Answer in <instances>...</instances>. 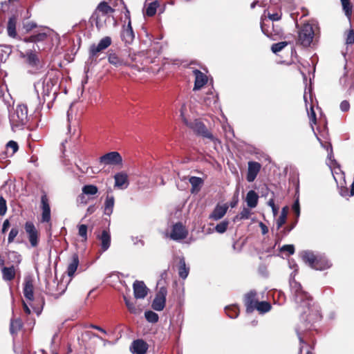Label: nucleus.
Segmentation results:
<instances>
[{"instance_id": "c756f323", "label": "nucleus", "mask_w": 354, "mask_h": 354, "mask_svg": "<svg viewBox=\"0 0 354 354\" xmlns=\"http://www.w3.org/2000/svg\"><path fill=\"white\" fill-rule=\"evenodd\" d=\"M115 178V187L119 188H123L124 185L127 187L129 184L128 176L123 172L118 173L114 176Z\"/></svg>"}, {"instance_id": "423d86ee", "label": "nucleus", "mask_w": 354, "mask_h": 354, "mask_svg": "<svg viewBox=\"0 0 354 354\" xmlns=\"http://www.w3.org/2000/svg\"><path fill=\"white\" fill-rule=\"evenodd\" d=\"M10 120L15 127L24 126L28 121V106L21 104L17 106L15 111L10 115Z\"/></svg>"}, {"instance_id": "3c124183", "label": "nucleus", "mask_w": 354, "mask_h": 354, "mask_svg": "<svg viewBox=\"0 0 354 354\" xmlns=\"http://www.w3.org/2000/svg\"><path fill=\"white\" fill-rule=\"evenodd\" d=\"M19 234V229L17 227H12L8 234V241L9 243H11L14 241L15 238Z\"/></svg>"}, {"instance_id": "8fccbe9b", "label": "nucleus", "mask_w": 354, "mask_h": 354, "mask_svg": "<svg viewBox=\"0 0 354 354\" xmlns=\"http://www.w3.org/2000/svg\"><path fill=\"white\" fill-rule=\"evenodd\" d=\"M227 226H228L227 221H222L220 223L216 225L215 230L218 233H224L227 230Z\"/></svg>"}, {"instance_id": "4be33fe9", "label": "nucleus", "mask_w": 354, "mask_h": 354, "mask_svg": "<svg viewBox=\"0 0 354 354\" xmlns=\"http://www.w3.org/2000/svg\"><path fill=\"white\" fill-rule=\"evenodd\" d=\"M18 21V16L12 15L8 19L7 24V32L9 37L16 38L17 33L16 30V26Z\"/></svg>"}, {"instance_id": "0e129e2a", "label": "nucleus", "mask_w": 354, "mask_h": 354, "mask_svg": "<svg viewBox=\"0 0 354 354\" xmlns=\"http://www.w3.org/2000/svg\"><path fill=\"white\" fill-rule=\"evenodd\" d=\"M350 104L347 100H344L340 104V109L342 111H347L349 110Z\"/></svg>"}, {"instance_id": "338daca9", "label": "nucleus", "mask_w": 354, "mask_h": 354, "mask_svg": "<svg viewBox=\"0 0 354 354\" xmlns=\"http://www.w3.org/2000/svg\"><path fill=\"white\" fill-rule=\"evenodd\" d=\"M259 226L261 229V232L263 234H266L268 232V227L262 222H260Z\"/></svg>"}, {"instance_id": "a878e982", "label": "nucleus", "mask_w": 354, "mask_h": 354, "mask_svg": "<svg viewBox=\"0 0 354 354\" xmlns=\"http://www.w3.org/2000/svg\"><path fill=\"white\" fill-rule=\"evenodd\" d=\"M189 182L192 185L191 193L197 194L203 185V180L200 177L191 176L189 178Z\"/></svg>"}, {"instance_id": "37998d69", "label": "nucleus", "mask_w": 354, "mask_h": 354, "mask_svg": "<svg viewBox=\"0 0 354 354\" xmlns=\"http://www.w3.org/2000/svg\"><path fill=\"white\" fill-rule=\"evenodd\" d=\"M145 317L147 322L152 324L157 323L159 319L158 315L151 310L146 311L145 313Z\"/></svg>"}, {"instance_id": "f3484780", "label": "nucleus", "mask_w": 354, "mask_h": 354, "mask_svg": "<svg viewBox=\"0 0 354 354\" xmlns=\"http://www.w3.org/2000/svg\"><path fill=\"white\" fill-rule=\"evenodd\" d=\"M193 74L195 76L194 86L193 90H200L207 84L208 81L207 76L198 69L194 70Z\"/></svg>"}, {"instance_id": "393cba45", "label": "nucleus", "mask_w": 354, "mask_h": 354, "mask_svg": "<svg viewBox=\"0 0 354 354\" xmlns=\"http://www.w3.org/2000/svg\"><path fill=\"white\" fill-rule=\"evenodd\" d=\"M114 205L115 198L113 195H110L108 192L104 204V214L110 216L113 213Z\"/></svg>"}, {"instance_id": "9d476101", "label": "nucleus", "mask_w": 354, "mask_h": 354, "mask_svg": "<svg viewBox=\"0 0 354 354\" xmlns=\"http://www.w3.org/2000/svg\"><path fill=\"white\" fill-rule=\"evenodd\" d=\"M24 229L28 234L30 245L33 248H36L39 244V232L35 225L32 222L27 221L24 225Z\"/></svg>"}, {"instance_id": "39448f33", "label": "nucleus", "mask_w": 354, "mask_h": 354, "mask_svg": "<svg viewBox=\"0 0 354 354\" xmlns=\"http://www.w3.org/2000/svg\"><path fill=\"white\" fill-rule=\"evenodd\" d=\"M314 35L315 32L313 26L309 23L304 24L298 32L296 44L307 48L310 46Z\"/></svg>"}, {"instance_id": "a211bd4d", "label": "nucleus", "mask_w": 354, "mask_h": 354, "mask_svg": "<svg viewBox=\"0 0 354 354\" xmlns=\"http://www.w3.org/2000/svg\"><path fill=\"white\" fill-rule=\"evenodd\" d=\"M133 294L136 299H144L148 292V288L142 281H136L133 284Z\"/></svg>"}, {"instance_id": "6e6552de", "label": "nucleus", "mask_w": 354, "mask_h": 354, "mask_svg": "<svg viewBox=\"0 0 354 354\" xmlns=\"http://www.w3.org/2000/svg\"><path fill=\"white\" fill-rule=\"evenodd\" d=\"M58 83V77L52 73H48L43 80V88L41 95L43 98L45 100L46 97L50 95L53 93V96L57 95V89H55V86Z\"/></svg>"}, {"instance_id": "13d9d810", "label": "nucleus", "mask_w": 354, "mask_h": 354, "mask_svg": "<svg viewBox=\"0 0 354 354\" xmlns=\"http://www.w3.org/2000/svg\"><path fill=\"white\" fill-rule=\"evenodd\" d=\"M286 218H287V217H286L284 216V214L279 216V217L278 218V219L277 221V230L280 229L286 223Z\"/></svg>"}, {"instance_id": "2eb2a0df", "label": "nucleus", "mask_w": 354, "mask_h": 354, "mask_svg": "<svg viewBox=\"0 0 354 354\" xmlns=\"http://www.w3.org/2000/svg\"><path fill=\"white\" fill-rule=\"evenodd\" d=\"M187 230L185 226L178 222L173 225L170 238L174 241L182 240L187 237Z\"/></svg>"}, {"instance_id": "58836bf2", "label": "nucleus", "mask_w": 354, "mask_h": 354, "mask_svg": "<svg viewBox=\"0 0 354 354\" xmlns=\"http://www.w3.org/2000/svg\"><path fill=\"white\" fill-rule=\"evenodd\" d=\"M227 315L232 319L236 318L239 314V309L236 305H231L225 308Z\"/></svg>"}, {"instance_id": "cd10ccee", "label": "nucleus", "mask_w": 354, "mask_h": 354, "mask_svg": "<svg viewBox=\"0 0 354 354\" xmlns=\"http://www.w3.org/2000/svg\"><path fill=\"white\" fill-rule=\"evenodd\" d=\"M227 207L224 205H216L212 214L209 216V218L217 221L223 218L226 214Z\"/></svg>"}, {"instance_id": "20e7f679", "label": "nucleus", "mask_w": 354, "mask_h": 354, "mask_svg": "<svg viewBox=\"0 0 354 354\" xmlns=\"http://www.w3.org/2000/svg\"><path fill=\"white\" fill-rule=\"evenodd\" d=\"M185 124L191 129L196 135L201 136L203 138H207L214 144L221 143L218 139L215 138L213 134L207 129L205 124L198 119L193 121L185 120Z\"/></svg>"}, {"instance_id": "6ab92c4d", "label": "nucleus", "mask_w": 354, "mask_h": 354, "mask_svg": "<svg viewBox=\"0 0 354 354\" xmlns=\"http://www.w3.org/2000/svg\"><path fill=\"white\" fill-rule=\"evenodd\" d=\"M148 347L147 342L141 339L134 340L131 345L133 354H145L148 350Z\"/></svg>"}, {"instance_id": "49530a36", "label": "nucleus", "mask_w": 354, "mask_h": 354, "mask_svg": "<svg viewBox=\"0 0 354 354\" xmlns=\"http://www.w3.org/2000/svg\"><path fill=\"white\" fill-rule=\"evenodd\" d=\"M11 52V49L8 46L0 45V59H6Z\"/></svg>"}, {"instance_id": "6e6d98bb", "label": "nucleus", "mask_w": 354, "mask_h": 354, "mask_svg": "<svg viewBox=\"0 0 354 354\" xmlns=\"http://www.w3.org/2000/svg\"><path fill=\"white\" fill-rule=\"evenodd\" d=\"M42 210H50L47 196L44 194L41 198Z\"/></svg>"}, {"instance_id": "a19ab883", "label": "nucleus", "mask_w": 354, "mask_h": 354, "mask_svg": "<svg viewBox=\"0 0 354 354\" xmlns=\"http://www.w3.org/2000/svg\"><path fill=\"white\" fill-rule=\"evenodd\" d=\"M291 43V41H285L273 44L271 46V50L274 54H277L279 52L281 51L286 46H287L288 44H290Z\"/></svg>"}, {"instance_id": "ddd939ff", "label": "nucleus", "mask_w": 354, "mask_h": 354, "mask_svg": "<svg viewBox=\"0 0 354 354\" xmlns=\"http://www.w3.org/2000/svg\"><path fill=\"white\" fill-rule=\"evenodd\" d=\"M111 38L106 36L103 37L97 45L92 44L89 48L90 56L92 57H96L100 52L106 49L111 44Z\"/></svg>"}, {"instance_id": "473e14b6", "label": "nucleus", "mask_w": 354, "mask_h": 354, "mask_svg": "<svg viewBox=\"0 0 354 354\" xmlns=\"http://www.w3.org/2000/svg\"><path fill=\"white\" fill-rule=\"evenodd\" d=\"M79 265V257L77 254H73L71 262L67 268V274L69 277H73Z\"/></svg>"}, {"instance_id": "e433bc0d", "label": "nucleus", "mask_w": 354, "mask_h": 354, "mask_svg": "<svg viewBox=\"0 0 354 354\" xmlns=\"http://www.w3.org/2000/svg\"><path fill=\"white\" fill-rule=\"evenodd\" d=\"M272 309V305L270 302L259 301L258 304L255 306V310L258 311L259 314H265L268 313Z\"/></svg>"}, {"instance_id": "dca6fc26", "label": "nucleus", "mask_w": 354, "mask_h": 354, "mask_svg": "<svg viewBox=\"0 0 354 354\" xmlns=\"http://www.w3.org/2000/svg\"><path fill=\"white\" fill-rule=\"evenodd\" d=\"M261 169V165L255 161H250L248 162V168L246 179L248 182H253L257 178L259 172Z\"/></svg>"}, {"instance_id": "4d7b16f0", "label": "nucleus", "mask_w": 354, "mask_h": 354, "mask_svg": "<svg viewBox=\"0 0 354 354\" xmlns=\"http://www.w3.org/2000/svg\"><path fill=\"white\" fill-rule=\"evenodd\" d=\"M281 251L288 252L289 254H293L295 253V247L293 245H284L281 247Z\"/></svg>"}, {"instance_id": "9b49d317", "label": "nucleus", "mask_w": 354, "mask_h": 354, "mask_svg": "<svg viewBox=\"0 0 354 354\" xmlns=\"http://www.w3.org/2000/svg\"><path fill=\"white\" fill-rule=\"evenodd\" d=\"M167 290L165 287H161L156 295L152 302V308L155 310L161 311L164 309L166 304Z\"/></svg>"}, {"instance_id": "72a5a7b5", "label": "nucleus", "mask_w": 354, "mask_h": 354, "mask_svg": "<svg viewBox=\"0 0 354 354\" xmlns=\"http://www.w3.org/2000/svg\"><path fill=\"white\" fill-rule=\"evenodd\" d=\"M109 62L116 67L127 65L129 63L128 60H124L119 57L115 53H110L108 56Z\"/></svg>"}, {"instance_id": "a18cd8bd", "label": "nucleus", "mask_w": 354, "mask_h": 354, "mask_svg": "<svg viewBox=\"0 0 354 354\" xmlns=\"http://www.w3.org/2000/svg\"><path fill=\"white\" fill-rule=\"evenodd\" d=\"M343 10L346 17L350 18L352 15V6L349 0H341Z\"/></svg>"}, {"instance_id": "e2e57ef3", "label": "nucleus", "mask_w": 354, "mask_h": 354, "mask_svg": "<svg viewBox=\"0 0 354 354\" xmlns=\"http://www.w3.org/2000/svg\"><path fill=\"white\" fill-rule=\"evenodd\" d=\"M292 210L295 213L297 218H298L300 214V206L298 200L295 201L294 203L292 205Z\"/></svg>"}, {"instance_id": "0eeeda50", "label": "nucleus", "mask_w": 354, "mask_h": 354, "mask_svg": "<svg viewBox=\"0 0 354 354\" xmlns=\"http://www.w3.org/2000/svg\"><path fill=\"white\" fill-rule=\"evenodd\" d=\"M115 12V9L111 7L106 1L100 2L91 17V21L94 22L96 27L100 28L102 26V20L100 14L102 16H106Z\"/></svg>"}, {"instance_id": "5701e85b", "label": "nucleus", "mask_w": 354, "mask_h": 354, "mask_svg": "<svg viewBox=\"0 0 354 354\" xmlns=\"http://www.w3.org/2000/svg\"><path fill=\"white\" fill-rule=\"evenodd\" d=\"M24 323L21 318H12L10 322V333L12 336L17 335L18 333L23 328Z\"/></svg>"}, {"instance_id": "864d4df0", "label": "nucleus", "mask_w": 354, "mask_h": 354, "mask_svg": "<svg viewBox=\"0 0 354 354\" xmlns=\"http://www.w3.org/2000/svg\"><path fill=\"white\" fill-rule=\"evenodd\" d=\"M251 211L250 209L244 207L243 210L239 214L237 217L239 218V219H248L250 216Z\"/></svg>"}, {"instance_id": "7ed1b4c3", "label": "nucleus", "mask_w": 354, "mask_h": 354, "mask_svg": "<svg viewBox=\"0 0 354 354\" xmlns=\"http://www.w3.org/2000/svg\"><path fill=\"white\" fill-rule=\"evenodd\" d=\"M302 259L310 268L315 270H324L330 267V262L325 257L315 255L310 251L304 252Z\"/></svg>"}, {"instance_id": "bf43d9fd", "label": "nucleus", "mask_w": 354, "mask_h": 354, "mask_svg": "<svg viewBox=\"0 0 354 354\" xmlns=\"http://www.w3.org/2000/svg\"><path fill=\"white\" fill-rule=\"evenodd\" d=\"M141 57L140 53L129 55V58L126 59V60H128L129 62V63L127 64V65H131V64H133V63H137L138 62L137 59H138V57Z\"/></svg>"}, {"instance_id": "ea45409f", "label": "nucleus", "mask_w": 354, "mask_h": 354, "mask_svg": "<svg viewBox=\"0 0 354 354\" xmlns=\"http://www.w3.org/2000/svg\"><path fill=\"white\" fill-rule=\"evenodd\" d=\"M6 254L11 262L16 263L17 265H19L21 262V257L16 251H8Z\"/></svg>"}, {"instance_id": "c9c22d12", "label": "nucleus", "mask_w": 354, "mask_h": 354, "mask_svg": "<svg viewBox=\"0 0 354 354\" xmlns=\"http://www.w3.org/2000/svg\"><path fill=\"white\" fill-rule=\"evenodd\" d=\"M124 301L131 313L135 315H139L141 313L142 308L140 306L136 305V302H131L126 296H124Z\"/></svg>"}, {"instance_id": "de8ad7c7", "label": "nucleus", "mask_w": 354, "mask_h": 354, "mask_svg": "<svg viewBox=\"0 0 354 354\" xmlns=\"http://www.w3.org/2000/svg\"><path fill=\"white\" fill-rule=\"evenodd\" d=\"M346 35V44L347 45H351L354 44V30L353 28H350L345 32Z\"/></svg>"}, {"instance_id": "2f4dec72", "label": "nucleus", "mask_w": 354, "mask_h": 354, "mask_svg": "<svg viewBox=\"0 0 354 354\" xmlns=\"http://www.w3.org/2000/svg\"><path fill=\"white\" fill-rule=\"evenodd\" d=\"M258 200L259 196L254 190H250L248 192L245 201L249 207H256L258 204Z\"/></svg>"}, {"instance_id": "c85d7f7f", "label": "nucleus", "mask_w": 354, "mask_h": 354, "mask_svg": "<svg viewBox=\"0 0 354 354\" xmlns=\"http://www.w3.org/2000/svg\"><path fill=\"white\" fill-rule=\"evenodd\" d=\"M82 193L79 196V198L82 201L85 195H95L98 192V188L96 185H86L82 188Z\"/></svg>"}, {"instance_id": "603ef678", "label": "nucleus", "mask_w": 354, "mask_h": 354, "mask_svg": "<svg viewBox=\"0 0 354 354\" xmlns=\"http://www.w3.org/2000/svg\"><path fill=\"white\" fill-rule=\"evenodd\" d=\"M7 212V203L3 196H0V216H4Z\"/></svg>"}, {"instance_id": "f8f14e48", "label": "nucleus", "mask_w": 354, "mask_h": 354, "mask_svg": "<svg viewBox=\"0 0 354 354\" xmlns=\"http://www.w3.org/2000/svg\"><path fill=\"white\" fill-rule=\"evenodd\" d=\"M100 162L105 165H119L122 163V158L118 151H111L102 156Z\"/></svg>"}, {"instance_id": "f03ea898", "label": "nucleus", "mask_w": 354, "mask_h": 354, "mask_svg": "<svg viewBox=\"0 0 354 354\" xmlns=\"http://www.w3.org/2000/svg\"><path fill=\"white\" fill-rule=\"evenodd\" d=\"M23 292L25 298L29 301V305L37 315H39L45 304V300L41 295L34 297V286L31 277L25 278Z\"/></svg>"}, {"instance_id": "f257e3e1", "label": "nucleus", "mask_w": 354, "mask_h": 354, "mask_svg": "<svg viewBox=\"0 0 354 354\" xmlns=\"http://www.w3.org/2000/svg\"><path fill=\"white\" fill-rule=\"evenodd\" d=\"M294 299L301 313L302 321L297 325L296 332L301 344H304V333L310 330L313 324L321 319L319 307L313 303V297L302 289L299 283L293 287Z\"/></svg>"}, {"instance_id": "09e8293b", "label": "nucleus", "mask_w": 354, "mask_h": 354, "mask_svg": "<svg viewBox=\"0 0 354 354\" xmlns=\"http://www.w3.org/2000/svg\"><path fill=\"white\" fill-rule=\"evenodd\" d=\"M266 12V10L265 11V12ZM267 12H268V18L270 19H271L272 21H279L281 18L282 13H281V10H279V11H277L276 12L270 13V10L268 9V10H267Z\"/></svg>"}, {"instance_id": "4c0bfd02", "label": "nucleus", "mask_w": 354, "mask_h": 354, "mask_svg": "<svg viewBox=\"0 0 354 354\" xmlns=\"http://www.w3.org/2000/svg\"><path fill=\"white\" fill-rule=\"evenodd\" d=\"M297 221L296 220L295 223L286 226L281 232L280 233L277 234L276 236L275 239V244L279 243L282 239L286 236L287 234H288L295 227L297 223Z\"/></svg>"}, {"instance_id": "79ce46f5", "label": "nucleus", "mask_w": 354, "mask_h": 354, "mask_svg": "<svg viewBox=\"0 0 354 354\" xmlns=\"http://www.w3.org/2000/svg\"><path fill=\"white\" fill-rule=\"evenodd\" d=\"M159 6V3L157 1H155L149 4L146 9V15L148 17H153L156 13L157 8Z\"/></svg>"}, {"instance_id": "1a4fd4ad", "label": "nucleus", "mask_w": 354, "mask_h": 354, "mask_svg": "<svg viewBox=\"0 0 354 354\" xmlns=\"http://www.w3.org/2000/svg\"><path fill=\"white\" fill-rule=\"evenodd\" d=\"M243 304L246 313H252L255 310V306L259 302L258 293L255 290H251L243 295Z\"/></svg>"}, {"instance_id": "412c9836", "label": "nucleus", "mask_w": 354, "mask_h": 354, "mask_svg": "<svg viewBox=\"0 0 354 354\" xmlns=\"http://www.w3.org/2000/svg\"><path fill=\"white\" fill-rule=\"evenodd\" d=\"M97 239L100 241L101 249L103 252L106 251L111 245V234L109 230H102L101 234L97 236Z\"/></svg>"}, {"instance_id": "4468645a", "label": "nucleus", "mask_w": 354, "mask_h": 354, "mask_svg": "<svg viewBox=\"0 0 354 354\" xmlns=\"http://www.w3.org/2000/svg\"><path fill=\"white\" fill-rule=\"evenodd\" d=\"M120 37L122 41L125 43V44H131L133 43L135 34L131 26V21L129 19L128 21V24L127 26L124 25L122 28Z\"/></svg>"}, {"instance_id": "774afa93", "label": "nucleus", "mask_w": 354, "mask_h": 354, "mask_svg": "<svg viewBox=\"0 0 354 354\" xmlns=\"http://www.w3.org/2000/svg\"><path fill=\"white\" fill-rule=\"evenodd\" d=\"M268 205L272 207L274 212H276L278 210V209L275 206L274 201L273 199L269 200Z\"/></svg>"}, {"instance_id": "bb28decb", "label": "nucleus", "mask_w": 354, "mask_h": 354, "mask_svg": "<svg viewBox=\"0 0 354 354\" xmlns=\"http://www.w3.org/2000/svg\"><path fill=\"white\" fill-rule=\"evenodd\" d=\"M21 57L26 58V62L30 66L35 67L39 64V59L37 55L31 50L26 52V55L21 53Z\"/></svg>"}, {"instance_id": "680f3d73", "label": "nucleus", "mask_w": 354, "mask_h": 354, "mask_svg": "<svg viewBox=\"0 0 354 354\" xmlns=\"http://www.w3.org/2000/svg\"><path fill=\"white\" fill-rule=\"evenodd\" d=\"M42 221L49 222L50 220V210H42Z\"/></svg>"}, {"instance_id": "7c9ffc66", "label": "nucleus", "mask_w": 354, "mask_h": 354, "mask_svg": "<svg viewBox=\"0 0 354 354\" xmlns=\"http://www.w3.org/2000/svg\"><path fill=\"white\" fill-rule=\"evenodd\" d=\"M19 150V145L16 141L10 140L6 145L4 152L6 158L12 157Z\"/></svg>"}, {"instance_id": "b1692460", "label": "nucleus", "mask_w": 354, "mask_h": 354, "mask_svg": "<svg viewBox=\"0 0 354 354\" xmlns=\"http://www.w3.org/2000/svg\"><path fill=\"white\" fill-rule=\"evenodd\" d=\"M2 277L4 281H11L16 276V270L14 266L10 267L3 266L1 268Z\"/></svg>"}, {"instance_id": "f704fd0d", "label": "nucleus", "mask_w": 354, "mask_h": 354, "mask_svg": "<svg viewBox=\"0 0 354 354\" xmlns=\"http://www.w3.org/2000/svg\"><path fill=\"white\" fill-rule=\"evenodd\" d=\"M178 274L180 278L185 279L187 277L189 272V267H187L184 257L179 259V266L178 268Z\"/></svg>"}, {"instance_id": "5fc2aeb1", "label": "nucleus", "mask_w": 354, "mask_h": 354, "mask_svg": "<svg viewBox=\"0 0 354 354\" xmlns=\"http://www.w3.org/2000/svg\"><path fill=\"white\" fill-rule=\"evenodd\" d=\"M308 118H309V120H310V125L312 127H313V124H317L316 113H315L313 106H311L310 111L308 113Z\"/></svg>"}, {"instance_id": "aec40b11", "label": "nucleus", "mask_w": 354, "mask_h": 354, "mask_svg": "<svg viewBox=\"0 0 354 354\" xmlns=\"http://www.w3.org/2000/svg\"><path fill=\"white\" fill-rule=\"evenodd\" d=\"M48 39V35L46 32H41L26 37L23 40L26 43H34L37 44L38 43L46 41Z\"/></svg>"}, {"instance_id": "c03bdc74", "label": "nucleus", "mask_w": 354, "mask_h": 354, "mask_svg": "<svg viewBox=\"0 0 354 354\" xmlns=\"http://www.w3.org/2000/svg\"><path fill=\"white\" fill-rule=\"evenodd\" d=\"M88 227L85 224L78 225V234L82 238V241L86 242L88 239L87 236Z\"/></svg>"}, {"instance_id": "69168bd1", "label": "nucleus", "mask_w": 354, "mask_h": 354, "mask_svg": "<svg viewBox=\"0 0 354 354\" xmlns=\"http://www.w3.org/2000/svg\"><path fill=\"white\" fill-rule=\"evenodd\" d=\"M9 227H10V222L8 219H6L3 223V227H2V230H1L2 233H5L8 230Z\"/></svg>"}, {"instance_id": "052dcab7", "label": "nucleus", "mask_w": 354, "mask_h": 354, "mask_svg": "<svg viewBox=\"0 0 354 354\" xmlns=\"http://www.w3.org/2000/svg\"><path fill=\"white\" fill-rule=\"evenodd\" d=\"M36 23L33 21H28L24 24V28L26 30V32H30L32 29L35 28L37 27Z\"/></svg>"}]
</instances>
